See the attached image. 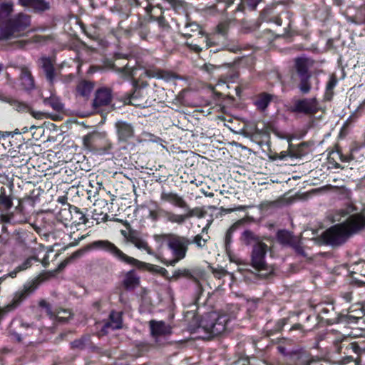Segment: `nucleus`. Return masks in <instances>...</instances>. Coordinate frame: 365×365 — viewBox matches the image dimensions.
Returning a JSON list of instances; mask_svg holds the SVG:
<instances>
[{"mask_svg":"<svg viewBox=\"0 0 365 365\" xmlns=\"http://www.w3.org/2000/svg\"><path fill=\"white\" fill-rule=\"evenodd\" d=\"M365 227V217L361 214L350 216L344 222L335 225L322 234L324 242L331 246L344 243L349 236Z\"/></svg>","mask_w":365,"mask_h":365,"instance_id":"f257e3e1","label":"nucleus"},{"mask_svg":"<svg viewBox=\"0 0 365 365\" xmlns=\"http://www.w3.org/2000/svg\"><path fill=\"white\" fill-rule=\"evenodd\" d=\"M90 247L93 250H99L107 252L118 260L128 264L135 266L138 269H145L152 272L160 273L162 274H165L167 272V270L163 267L141 262L132 257L128 256L113 242L107 240L93 241L90 245Z\"/></svg>","mask_w":365,"mask_h":365,"instance_id":"f03ea898","label":"nucleus"},{"mask_svg":"<svg viewBox=\"0 0 365 365\" xmlns=\"http://www.w3.org/2000/svg\"><path fill=\"white\" fill-rule=\"evenodd\" d=\"M31 25V16L19 13L12 17L0 21V41L21 37L24 31Z\"/></svg>","mask_w":365,"mask_h":365,"instance_id":"7ed1b4c3","label":"nucleus"},{"mask_svg":"<svg viewBox=\"0 0 365 365\" xmlns=\"http://www.w3.org/2000/svg\"><path fill=\"white\" fill-rule=\"evenodd\" d=\"M230 319L227 314H220L215 312L206 314L202 319L200 328L210 336L222 334Z\"/></svg>","mask_w":365,"mask_h":365,"instance_id":"20e7f679","label":"nucleus"},{"mask_svg":"<svg viewBox=\"0 0 365 365\" xmlns=\"http://www.w3.org/2000/svg\"><path fill=\"white\" fill-rule=\"evenodd\" d=\"M349 339V337L338 334L332 340L333 347L336 354L344 355L339 361L340 364H345L353 359L350 355L351 351L359 354V346L355 342H350Z\"/></svg>","mask_w":365,"mask_h":365,"instance_id":"39448f33","label":"nucleus"},{"mask_svg":"<svg viewBox=\"0 0 365 365\" xmlns=\"http://www.w3.org/2000/svg\"><path fill=\"white\" fill-rule=\"evenodd\" d=\"M190 244H191L190 240L185 237L175 236L171 238L168 241V246L171 250L174 258L164 262V263L167 265L174 266L180 260L184 259Z\"/></svg>","mask_w":365,"mask_h":365,"instance_id":"423d86ee","label":"nucleus"},{"mask_svg":"<svg viewBox=\"0 0 365 365\" xmlns=\"http://www.w3.org/2000/svg\"><path fill=\"white\" fill-rule=\"evenodd\" d=\"M36 289L34 282H28L13 294L11 300L2 307L1 312L6 314L18 308Z\"/></svg>","mask_w":365,"mask_h":365,"instance_id":"0eeeda50","label":"nucleus"},{"mask_svg":"<svg viewBox=\"0 0 365 365\" xmlns=\"http://www.w3.org/2000/svg\"><path fill=\"white\" fill-rule=\"evenodd\" d=\"M290 110L306 115H314L319 110V103L316 98L297 99L294 101Z\"/></svg>","mask_w":365,"mask_h":365,"instance_id":"6e6552de","label":"nucleus"},{"mask_svg":"<svg viewBox=\"0 0 365 365\" xmlns=\"http://www.w3.org/2000/svg\"><path fill=\"white\" fill-rule=\"evenodd\" d=\"M267 250V245L262 242H257L253 245L251 261L252 267L256 269L267 270V264L265 261Z\"/></svg>","mask_w":365,"mask_h":365,"instance_id":"1a4fd4ad","label":"nucleus"},{"mask_svg":"<svg viewBox=\"0 0 365 365\" xmlns=\"http://www.w3.org/2000/svg\"><path fill=\"white\" fill-rule=\"evenodd\" d=\"M115 128L119 142L127 143L135 136L134 127L131 123L119 120L115 123Z\"/></svg>","mask_w":365,"mask_h":365,"instance_id":"9d476101","label":"nucleus"},{"mask_svg":"<svg viewBox=\"0 0 365 365\" xmlns=\"http://www.w3.org/2000/svg\"><path fill=\"white\" fill-rule=\"evenodd\" d=\"M160 200L182 210L187 207V203L182 196L177 192L166 191L165 189L160 192Z\"/></svg>","mask_w":365,"mask_h":365,"instance_id":"9b49d317","label":"nucleus"},{"mask_svg":"<svg viewBox=\"0 0 365 365\" xmlns=\"http://www.w3.org/2000/svg\"><path fill=\"white\" fill-rule=\"evenodd\" d=\"M148 217L153 222L163 218L168 222L175 224V213L160 207L156 203H155L154 209L149 210Z\"/></svg>","mask_w":365,"mask_h":365,"instance_id":"f8f14e48","label":"nucleus"},{"mask_svg":"<svg viewBox=\"0 0 365 365\" xmlns=\"http://www.w3.org/2000/svg\"><path fill=\"white\" fill-rule=\"evenodd\" d=\"M38 65L43 70L46 78L50 85H53L56 78V71L52 59L47 56H41L38 60Z\"/></svg>","mask_w":365,"mask_h":365,"instance_id":"ddd939ff","label":"nucleus"},{"mask_svg":"<svg viewBox=\"0 0 365 365\" xmlns=\"http://www.w3.org/2000/svg\"><path fill=\"white\" fill-rule=\"evenodd\" d=\"M112 98L111 91L109 88H101L96 91L93 102V106L96 110L102 106L108 105Z\"/></svg>","mask_w":365,"mask_h":365,"instance_id":"4468645a","label":"nucleus"},{"mask_svg":"<svg viewBox=\"0 0 365 365\" xmlns=\"http://www.w3.org/2000/svg\"><path fill=\"white\" fill-rule=\"evenodd\" d=\"M17 4L34 12L44 11L50 8L49 3L46 0H18Z\"/></svg>","mask_w":365,"mask_h":365,"instance_id":"2eb2a0df","label":"nucleus"},{"mask_svg":"<svg viewBox=\"0 0 365 365\" xmlns=\"http://www.w3.org/2000/svg\"><path fill=\"white\" fill-rule=\"evenodd\" d=\"M127 241L133 244L136 248L143 250L149 255H153L148 242L137 232L130 230L128 234Z\"/></svg>","mask_w":365,"mask_h":365,"instance_id":"dca6fc26","label":"nucleus"},{"mask_svg":"<svg viewBox=\"0 0 365 365\" xmlns=\"http://www.w3.org/2000/svg\"><path fill=\"white\" fill-rule=\"evenodd\" d=\"M183 210L185 211L184 214H177L175 213V224L177 225H182L185 223L187 219L197 217L198 218H202L205 215V212L200 207L190 208L187 205V208H183Z\"/></svg>","mask_w":365,"mask_h":365,"instance_id":"f3484780","label":"nucleus"},{"mask_svg":"<svg viewBox=\"0 0 365 365\" xmlns=\"http://www.w3.org/2000/svg\"><path fill=\"white\" fill-rule=\"evenodd\" d=\"M129 103L139 108L150 106V102L146 99V93L143 90H135L129 98Z\"/></svg>","mask_w":365,"mask_h":365,"instance_id":"a211bd4d","label":"nucleus"},{"mask_svg":"<svg viewBox=\"0 0 365 365\" xmlns=\"http://www.w3.org/2000/svg\"><path fill=\"white\" fill-rule=\"evenodd\" d=\"M21 85L27 91H33L35 88V81L30 70L26 67L21 68Z\"/></svg>","mask_w":365,"mask_h":365,"instance_id":"6ab92c4d","label":"nucleus"},{"mask_svg":"<svg viewBox=\"0 0 365 365\" xmlns=\"http://www.w3.org/2000/svg\"><path fill=\"white\" fill-rule=\"evenodd\" d=\"M313 61L305 57L297 58L295 60V68L299 77L311 76L309 68L312 66Z\"/></svg>","mask_w":365,"mask_h":365,"instance_id":"aec40b11","label":"nucleus"},{"mask_svg":"<svg viewBox=\"0 0 365 365\" xmlns=\"http://www.w3.org/2000/svg\"><path fill=\"white\" fill-rule=\"evenodd\" d=\"M13 184L10 185L9 191L4 187H0V207L8 211L13 207V197L11 194Z\"/></svg>","mask_w":365,"mask_h":365,"instance_id":"412c9836","label":"nucleus"},{"mask_svg":"<svg viewBox=\"0 0 365 365\" xmlns=\"http://www.w3.org/2000/svg\"><path fill=\"white\" fill-rule=\"evenodd\" d=\"M122 327V317L120 312H112L110 314V321L106 322L103 328V332H108L110 329L115 330Z\"/></svg>","mask_w":365,"mask_h":365,"instance_id":"4be33fe9","label":"nucleus"},{"mask_svg":"<svg viewBox=\"0 0 365 365\" xmlns=\"http://www.w3.org/2000/svg\"><path fill=\"white\" fill-rule=\"evenodd\" d=\"M123 284L126 289H134L140 284V277L134 269H131L126 272L123 281Z\"/></svg>","mask_w":365,"mask_h":365,"instance_id":"5701e85b","label":"nucleus"},{"mask_svg":"<svg viewBox=\"0 0 365 365\" xmlns=\"http://www.w3.org/2000/svg\"><path fill=\"white\" fill-rule=\"evenodd\" d=\"M150 327L151 330V334L153 336H161L169 334L171 332L170 327L167 325L165 322L150 321Z\"/></svg>","mask_w":365,"mask_h":365,"instance_id":"b1692460","label":"nucleus"},{"mask_svg":"<svg viewBox=\"0 0 365 365\" xmlns=\"http://www.w3.org/2000/svg\"><path fill=\"white\" fill-rule=\"evenodd\" d=\"M173 277L175 279H179L180 277H186L192 280L196 284L200 287V284L198 279L196 277L195 270H192L189 269H178L175 270L173 273Z\"/></svg>","mask_w":365,"mask_h":365,"instance_id":"393cba45","label":"nucleus"},{"mask_svg":"<svg viewBox=\"0 0 365 365\" xmlns=\"http://www.w3.org/2000/svg\"><path fill=\"white\" fill-rule=\"evenodd\" d=\"M68 213L71 215V220L76 225H85L88 221L85 214L76 206L70 207Z\"/></svg>","mask_w":365,"mask_h":365,"instance_id":"a878e982","label":"nucleus"},{"mask_svg":"<svg viewBox=\"0 0 365 365\" xmlns=\"http://www.w3.org/2000/svg\"><path fill=\"white\" fill-rule=\"evenodd\" d=\"M43 103L46 106H51L56 111H61L63 108V105L60 98L53 93L49 97L43 98Z\"/></svg>","mask_w":365,"mask_h":365,"instance_id":"bb28decb","label":"nucleus"},{"mask_svg":"<svg viewBox=\"0 0 365 365\" xmlns=\"http://www.w3.org/2000/svg\"><path fill=\"white\" fill-rule=\"evenodd\" d=\"M277 236L280 244L290 247L294 245V241L297 239L287 230L279 231Z\"/></svg>","mask_w":365,"mask_h":365,"instance_id":"cd10ccee","label":"nucleus"},{"mask_svg":"<svg viewBox=\"0 0 365 365\" xmlns=\"http://www.w3.org/2000/svg\"><path fill=\"white\" fill-rule=\"evenodd\" d=\"M272 96L267 93H262L256 98L255 105L260 110H264L272 99Z\"/></svg>","mask_w":365,"mask_h":365,"instance_id":"c85d7f7f","label":"nucleus"},{"mask_svg":"<svg viewBox=\"0 0 365 365\" xmlns=\"http://www.w3.org/2000/svg\"><path fill=\"white\" fill-rule=\"evenodd\" d=\"M193 33H197L199 35L203 36V32L201 30L200 26L195 23L187 24L182 32V34L186 37H191L193 36Z\"/></svg>","mask_w":365,"mask_h":365,"instance_id":"c756f323","label":"nucleus"},{"mask_svg":"<svg viewBox=\"0 0 365 365\" xmlns=\"http://www.w3.org/2000/svg\"><path fill=\"white\" fill-rule=\"evenodd\" d=\"M93 88V84L91 82L83 81L78 84L76 91L79 96L87 97L90 95Z\"/></svg>","mask_w":365,"mask_h":365,"instance_id":"7c9ffc66","label":"nucleus"},{"mask_svg":"<svg viewBox=\"0 0 365 365\" xmlns=\"http://www.w3.org/2000/svg\"><path fill=\"white\" fill-rule=\"evenodd\" d=\"M338 80L335 75H331L329 77V81L327 82L326 86V93H325V98L328 101L331 100L334 92L333 90L337 85Z\"/></svg>","mask_w":365,"mask_h":365,"instance_id":"2f4dec72","label":"nucleus"},{"mask_svg":"<svg viewBox=\"0 0 365 365\" xmlns=\"http://www.w3.org/2000/svg\"><path fill=\"white\" fill-rule=\"evenodd\" d=\"M10 106L18 112H27L30 110V107L26 103L20 101L14 98L11 101Z\"/></svg>","mask_w":365,"mask_h":365,"instance_id":"473e14b6","label":"nucleus"},{"mask_svg":"<svg viewBox=\"0 0 365 365\" xmlns=\"http://www.w3.org/2000/svg\"><path fill=\"white\" fill-rule=\"evenodd\" d=\"M14 10V3L11 0L0 4V16H7Z\"/></svg>","mask_w":365,"mask_h":365,"instance_id":"72a5a7b5","label":"nucleus"},{"mask_svg":"<svg viewBox=\"0 0 365 365\" xmlns=\"http://www.w3.org/2000/svg\"><path fill=\"white\" fill-rule=\"evenodd\" d=\"M210 236L206 234V236L203 235H197L194 237L192 240H190L191 243L196 245L197 247L202 248L206 245L207 242L209 240Z\"/></svg>","mask_w":365,"mask_h":365,"instance_id":"f704fd0d","label":"nucleus"},{"mask_svg":"<svg viewBox=\"0 0 365 365\" xmlns=\"http://www.w3.org/2000/svg\"><path fill=\"white\" fill-rule=\"evenodd\" d=\"M299 78H300V83L299 85V88L302 93L307 94L311 90V85L309 82L310 76H304V77H299Z\"/></svg>","mask_w":365,"mask_h":365,"instance_id":"c9c22d12","label":"nucleus"},{"mask_svg":"<svg viewBox=\"0 0 365 365\" xmlns=\"http://www.w3.org/2000/svg\"><path fill=\"white\" fill-rule=\"evenodd\" d=\"M242 239L246 245H250L252 242L255 244L259 242L255 235L250 230H245L242 235Z\"/></svg>","mask_w":365,"mask_h":365,"instance_id":"e433bc0d","label":"nucleus"},{"mask_svg":"<svg viewBox=\"0 0 365 365\" xmlns=\"http://www.w3.org/2000/svg\"><path fill=\"white\" fill-rule=\"evenodd\" d=\"M115 71L122 73L123 76L126 79L132 78L134 71L133 69L131 67H128V65L124 67L118 68Z\"/></svg>","mask_w":365,"mask_h":365,"instance_id":"4c0bfd02","label":"nucleus"},{"mask_svg":"<svg viewBox=\"0 0 365 365\" xmlns=\"http://www.w3.org/2000/svg\"><path fill=\"white\" fill-rule=\"evenodd\" d=\"M35 257H30L24 260L20 265L17 267L18 271H24L31 267L34 261H37Z\"/></svg>","mask_w":365,"mask_h":365,"instance_id":"58836bf2","label":"nucleus"},{"mask_svg":"<svg viewBox=\"0 0 365 365\" xmlns=\"http://www.w3.org/2000/svg\"><path fill=\"white\" fill-rule=\"evenodd\" d=\"M240 225V222H237L232 225L227 231L225 235V243L227 246L232 242V237L233 232L236 230L237 227Z\"/></svg>","mask_w":365,"mask_h":365,"instance_id":"ea45409f","label":"nucleus"},{"mask_svg":"<svg viewBox=\"0 0 365 365\" xmlns=\"http://www.w3.org/2000/svg\"><path fill=\"white\" fill-rule=\"evenodd\" d=\"M20 327L27 331L24 334L25 336L33 334L34 332H39V329L34 327L32 324H29L23 322H21Z\"/></svg>","mask_w":365,"mask_h":365,"instance_id":"a19ab883","label":"nucleus"},{"mask_svg":"<svg viewBox=\"0 0 365 365\" xmlns=\"http://www.w3.org/2000/svg\"><path fill=\"white\" fill-rule=\"evenodd\" d=\"M27 236L28 235L26 232H16L15 234L16 242L21 246L26 245Z\"/></svg>","mask_w":365,"mask_h":365,"instance_id":"79ce46f5","label":"nucleus"},{"mask_svg":"<svg viewBox=\"0 0 365 365\" xmlns=\"http://www.w3.org/2000/svg\"><path fill=\"white\" fill-rule=\"evenodd\" d=\"M261 0H242V4L250 9H255Z\"/></svg>","mask_w":365,"mask_h":365,"instance_id":"37998d69","label":"nucleus"},{"mask_svg":"<svg viewBox=\"0 0 365 365\" xmlns=\"http://www.w3.org/2000/svg\"><path fill=\"white\" fill-rule=\"evenodd\" d=\"M134 1L137 6H143V2L145 1L146 5L144 6V8L146 10V12L150 14L152 11L153 6L150 4L149 0H134Z\"/></svg>","mask_w":365,"mask_h":365,"instance_id":"c03bdc74","label":"nucleus"},{"mask_svg":"<svg viewBox=\"0 0 365 365\" xmlns=\"http://www.w3.org/2000/svg\"><path fill=\"white\" fill-rule=\"evenodd\" d=\"M302 365H327V363L316 359L303 360Z\"/></svg>","mask_w":365,"mask_h":365,"instance_id":"a18cd8bd","label":"nucleus"},{"mask_svg":"<svg viewBox=\"0 0 365 365\" xmlns=\"http://www.w3.org/2000/svg\"><path fill=\"white\" fill-rule=\"evenodd\" d=\"M186 46L192 51H195V53H200L202 48L195 43L186 41L185 43Z\"/></svg>","mask_w":365,"mask_h":365,"instance_id":"49530a36","label":"nucleus"},{"mask_svg":"<svg viewBox=\"0 0 365 365\" xmlns=\"http://www.w3.org/2000/svg\"><path fill=\"white\" fill-rule=\"evenodd\" d=\"M49 38L48 36L36 35L32 37L31 41L36 43H41Z\"/></svg>","mask_w":365,"mask_h":365,"instance_id":"de8ad7c7","label":"nucleus"},{"mask_svg":"<svg viewBox=\"0 0 365 365\" xmlns=\"http://www.w3.org/2000/svg\"><path fill=\"white\" fill-rule=\"evenodd\" d=\"M85 345V339H79L73 341L71 343V346L73 348L83 349Z\"/></svg>","mask_w":365,"mask_h":365,"instance_id":"09e8293b","label":"nucleus"},{"mask_svg":"<svg viewBox=\"0 0 365 365\" xmlns=\"http://www.w3.org/2000/svg\"><path fill=\"white\" fill-rule=\"evenodd\" d=\"M39 306L42 308H44L46 309V311L47 312V314L50 316V317H52L53 316V314H52V312H51V308L49 305V304L46 302L45 300H41L40 302H39Z\"/></svg>","mask_w":365,"mask_h":365,"instance_id":"8fccbe9b","label":"nucleus"},{"mask_svg":"<svg viewBox=\"0 0 365 365\" xmlns=\"http://www.w3.org/2000/svg\"><path fill=\"white\" fill-rule=\"evenodd\" d=\"M9 334H10L11 338L12 339H14L18 342L21 341V334L17 333L16 331H14L11 329L9 330Z\"/></svg>","mask_w":365,"mask_h":365,"instance_id":"3c124183","label":"nucleus"},{"mask_svg":"<svg viewBox=\"0 0 365 365\" xmlns=\"http://www.w3.org/2000/svg\"><path fill=\"white\" fill-rule=\"evenodd\" d=\"M291 247H292L294 249L295 252H297L298 254L304 255V250L302 247L300 245H299L297 239L294 241V245H291Z\"/></svg>","mask_w":365,"mask_h":365,"instance_id":"603ef678","label":"nucleus"},{"mask_svg":"<svg viewBox=\"0 0 365 365\" xmlns=\"http://www.w3.org/2000/svg\"><path fill=\"white\" fill-rule=\"evenodd\" d=\"M200 38L205 43V47L207 48H210V46L215 44L214 40L210 37L205 36V38H203V36H202Z\"/></svg>","mask_w":365,"mask_h":365,"instance_id":"864d4df0","label":"nucleus"},{"mask_svg":"<svg viewBox=\"0 0 365 365\" xmlns=\"http://www.w3.org/2000/svg\"><path fill=\"white\" fill-rule=\"evenodd\" d=\"M216 68H217V67L215 66L210 64V63H205L202 66V69L209 73H212Z\"/></svg>","mask_w":365,"mask_h":365,"instance_id":"5fc2aeb1","label":"nucleus"},{"mask_svg":"<svg viewBox=\"0 0 365 365\" xmlns=\"http://www.w3.org/2000/svg\"><path fill=\"white\" fill-rule=\"evenodd\" d=\"M213 274L215 277L221 279L222 277H225L227 274V272L225 269H221L220 270H215L213 272Z\"/></svg>","mask_w":365,"mask_h":365,"instance_id":"6e6d98bb","label":"nucleus"},{"mask_svg":"<svg viewBox=\"0 0 365 365\" xmlns=\"http://www.w3.org/2000/svg\"><path fill=\"white\" fill-rule=\"evenodd\" d=\"M29 112L31 113V115L34 118H35L36 119H41L43 117V115H44L43 113L40 112V111H34L31 108H30Z\"/></svg>","mask_w":365,"mask_h":365,"instance_id":"4d7b16f0","label":"nucleus"},{"mask_svg":"<svg viewBox=\"0 0 365 365\" xmlns=\"http://www.w3.org/2000/svg\"><path fill=\"white\" fill-rule=\"evenodd\" d=\"M83 145L88 149H91V136L86 135L83 138Z\"/></svg>","mask_w":365,"mask_h":365,"instance_id":"13d9d810","label":"nucleus"},{"mask_svg":"<svg viewBox=\"0 0 365 365\" xmlns=\"http://www.w3.org/2000/svg\"><path fill=\"white\" fill-rule=\"evenodd\" d=\"M12 98H13L12 97L7 96L0 93V101L2 102L7 103L10 105Z\"/></svg>","mask_w":365,"mask_h":365,"instance_id":"bf43d9fd","label":"nucleus"},{"mask_svg":"<svg viewBox=\"0 0 365 365\" xmlns=\"http://www.w3.org/2000/svg\"><path fill=\"white\" fill-rule=\"evenodd\" d=\"M272 21L274 22L277 26H282V19L279 16L272 17Z\"/></svg>","mask_w":365,"mask_h":365,"instance_id":"052dcab7","label":"nucleus"},{"mask_svg":"<svg viewBox=\"0 0 365 365\" xmlns=\"http://www.w3.org/2000/svg\"><path fill=\"white\" fill-rule=\"evenodd\" d=\"M210 222L207 223V225L202 228V232L200 235H203L206 236V234L208 235V229L210 227Z\"/></svg>","mask_w":365,"mask_h":365,"instance_id":"680f3d73","label":"nucleus"},{"mask_svg":"<svg viewBox=\"0 0 365 365\" xmlns=\"http://www.w3.org/2000/svg\"><path fill=\"white\" fill-rule=\"evenodd\" d=\"M16 46L18 48H24L27 43H28V41H17L16 43Z\"/></svg>","mask_w":365,"mask_h":365,"instance_id":"e2e57ef3","label":"nucleus"},{"mask_svg":"<svg viewBox=\"0 0 365 365\" xmlns=\"http://www.w3.org/2000/svg\"><path fill=\"white\" fill-rule=\"evenodd\" d=\"M279 351L283 355H287L288 353L286 351V349L282 346L277 347Z\"/></svg>","mask_w":365,"mask_h":365,"instance_id":"0e129e2a","label":"nucleus"},{"mask_svg":"<svg viewBox=\"0 0 365 365\" xmlns=\"http://www.w3.org/2000/svg\"><path fill=\"white\" fill-rule=\"evenodd\" d=\"M164 1L170 4L172 7L175 6L176 0H164Z\"/></svg>","mask_w":365,"mask_h":365,"instance_id":"69168bd1","label":"nucleus"},{"mask_svg":"<svg viewBox=\"0 0 365 365\" xmlns=\"http://www.w3.org/2000/svg\"><path fill=\"white\" fill-rule=\"evenodd\" d=\"M244 208L245 207L243 206H239V207H236L235 209H228V210H227V212H232L234 210H243Z\"/></svg>","mask_w":365,"mask_h":365,"instance_id":"338daca9","label":"nucleus"},{"mask_svg":"<svg viewBox=\"0 0 365 365\" xmlns=\"http://www.w3.org/2000/svg\"><path fill=\"white\" fill-rule=\"evenodd\" d=\"M19 271H18L17 269V267L15 269V270L14 272H11L10 274H9V276L11 277H15L16 275V273L19 272Z\"/></svg>","mask_w":365,"mask_h":365,"instance_id":"774afa93","label":"nucleus"}]
</instances>
